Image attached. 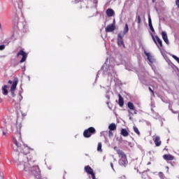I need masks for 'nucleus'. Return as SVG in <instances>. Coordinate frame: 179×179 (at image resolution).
<instances>
[{
  "label": "nucleus",
  "instance_id": "53",
  "mask_svg": "<svg viewBox=\"0 0 179 179\" xmlns=\"http://www.w3.org/2000/svg\"><path fill=\"white\" fill-rule=\"evenodd\" d=\"M148 164H150V162H149Z\"/></svg>",
  "mask_w": 179,
  "mask_h": 179
},
{
  "label": "nucleus",
  "instance_id": "44",
  "mask_svg": "<svg viewBox=\"0 0 179 179\" xmlns=\"http://www.w3.org/2000/svg\"><path fill=\"white\" fill-rule=\"evenodd\" d=\"M48 170H51V166H48Z\"/></svg>",
  "mask_w": 179,
  "mask_h": 179
},
{
  "label": "nucleus",
  "instance_id": "35",
  "mask_svg": "<svg viewBox=\"0 0 179 179\" xmlns=\"http://www.w3.org/2000/svg\"><path fill=\"white\" fill-rule=\"evenodd\" d=\"M108 135L110 137L113 136V131L111 130L108 131Z\"/></svg>",
  "mask_w": 179,
  "mask_h": 179
},
{
  "label": "nucleus",
  "instance_id": "26",
  "mask_svg": "<svg viewBox=\"0 0 179 179\" xmlns=\"http://www.w3.org/2000/svg\"><path fill=\"white\" fill-rule=\"evenodd\" d=\"M133 129H134V132H136V134H137V135H141V132L139 131V129H138V127H136V126H134Z\"/></svg>",
  "mask_w": 179,
  "mask_h": 179
},
{
  "label": "nucleus",
  "instance_id": "6",
  "mask_svg": "<svg viewBox=\"0 0 179 179\" xmlns=\"http://www.w3.org/2000/svg\"><path fill=\"white\" fill-rule=\"evenodd\" d=\"M94 132H96V129L94 127H90L84 131L83 136L84 138H90Z\"/></svg>",
  "mask_w": 179,
  "mask_h": 179
},
{
  "label": "nucleus",
  "instance_id": "1",
  "mask_svg": "<svg viewBox=\"0 0 179 179\" xmlns=\"http://www.w3.org/2000/svg\"><path fill=\"white\" fill-rule=\"evenodd\" d=\"M13 142L15 144V146L17 148L16 150L13 148V150H17V152H22V149L23 150L22 152H20L18 155L17 160H15V163L19 166L20 169H22L24 171H28L35 176V178L36 179H44L41 178V171H40V168L38 166H33L32 167L30 166V163L29 162V159L27 158L28 153H30V148L26 146L24 144L18 143L16 141V138H13Z\"/></svg>",
  "mask_w": 179,
  "mask_h": 179
},
{
  "label": "nucleus",
  "instance_id": "10",
  "mask_svg": "<svg viewBox=\"0 0 179 179\" xmlns=\"http://www.w3.org/2000/svg\"><path fill=\"white\" fill-rule=\"evenodd\" d=\"M144 54L145 55H146L147 57V59H148L149 62H150V64H153V62H155V58L153 57V56H152V55H150V53L146 52V50L144 51Z\"/></svg>",
  "mask_w": 179,
  "mask_h": 179
},
{
  "label": "nucleus",
  "instance_id": "45",
  "mask_svg": "<svg viewBox=\"0 0 179 179\" xmlns=\"http://www.w3.org/2000/svg\"><path fill=\"white\" fill-rule=\"evenodd\" d=\"M166 169H167V173H169V166H166Z\"/></svg>",
  "mask_w": 179,
  "mask_h": 179
},
{
  "label": "nucleus",
  "instance_id": "12",
  "mask_svg": "<svg viewBox=\"0 0 179 179\" xmlns=\"http://www.w3.org/2000/svg\"><path fill=\"white\" fill-rule=\"evenodd\" d=\"M162 36L164 40V41L169 45L170 44V42L169 41V37L167 36V33L164 31L162 32Z\"/></svg>",
  "mask_w": 179,
  "mask_h": 179
},
{
  "label": "nucleus",
  "instance_id": "37",
  "mask_svg": "<svg viewBox=\"0 0 179 179\" xmlns=\"http://www.w3.org/2000/svg\"><path fill=\"white\" fill-rule=\"evenodd\" d=\"M22 99H23V96H22V95L20 94V96H19V100H20V101H22Z\"/></svg>",
  "mask_w": 179,
  "mask_h": 179
},
{
  "label": "nucleus",
  "instance_id": "18",
  "mask_svg": "<svg viewBox=\"0 0 179 179\" xmlns=\"http://www.w3.org/2000/svg\"><path fill=\"white\" fill-rule=\"evenodd\" d=\"M111 94H113V92L110 91V87L108 86V90L106 91V98L108 100H110V96H111Z\"/></svg>",
  "mask_w": 179,
  "mask_h": 179
},
{
  "label": "nucleus",
  "instance_id": "51",
  "mask_svg": "<svg viewBox=\"0 0 179 179\" xmlns=\"http://www.w3.org/2000/svg\"><path fill=\"white\" fill-rule=\"evenodd\" d=\"M116 161V159H114V162H115Z\"/></svg>",
  "mask_w": 179,
  "mask_h": 179
},
{
  "label": "nucleus",
  "instance_id": "31",
  "mask_svg": "<svg viewBox=\"0 0 179 179\" xmlns=\"http://www.w3.org/2000/svg\"><path fill=\"white\" fill-rule=\"evenodd\" d=\"M12 1H13V2H14V6L16 9V8H17V6H16V3L15 2H19L20 0H12Z\"/></svg>",
  "mask_w": 179,
  "mask_h": 179
},
{
  "label": "nucleus",
  "instance_id": "38",
  "mask_svg": "<svg viewBox=\"0 0 179 179\" xmlns=\"http://www.w3.org/2000/svg\"><path fill=\"white\" fill-rule=\"evenodd\" d=\"M13 97H15V91H10Z\"/></svg>",
  "mask_w": 179,
  "mask_h": 179
},
{
  "label": "nucleus",
  "instance_id": "49",
  "mask_svg": "<svg viewBox=\"0 0 179 179\" xmlns=\"http://www.w3.org/2000/svg\"><path fill=\"white\" fill-rule=\"evenodd\" d=\"M152 2H153V3L156 2V0H152Z\"/></svg>",
  "mask_w": 179,
  "mask_h": 179
},
{
  "label": "nucleus",
  "instance_id": "17",
  "mask_svg": "<svg viewBox=\"0 0 179 179\" xmlns=\"http://www.w3.org/2000/svg\"><path fill=\"white\" fill-rule=\"evenodd\" d=\"M163 157L164 160H174V156L171 155H164Z\"/></svg>",
  "mask_w": 179,
  "mask_h": 179
},
{
  "label": "nucleus",
  "instance_id": "11",
  "mask_svg": "<svg viewBox=\"0 0 179 179\" xmlns=\"http://www.w3.org/2000/svg\"><path fill=\"white\" fill-rule=\"evenodd\" d=\"M114 30H115V25L114 24L108 25L106 27V33H111L112 31H114Z\"/></svg>",
  "mask_w": 179,
  "mask_h": 179
},
{
  "label": "nucleus",
  "instance_id": "32",
  "mask_svg": "<svg viewBox=\"0 0 179 179\" xmlns=\"http://www.w3.org/2000/svg\"><path fill=\"white\" fill-rule=\"evenodd\" d=\"M153 117H154V118L157 119V118H159V115L157 113H153Z\"/></svg>",
  "mask_w": 179,
  "mask_h": 179
},
{
  "label": "nucleus",
  "instance_id": "48",
  "mask_svg": "<svg viewBox=\"0 0 179 179\" xmlns=\"http://www.w3.org/2000/svg\"><path fill=\"white\" fill-rule=\"evenodd\" d=\"M0 29H2V25L1 24V23H0Z\"/></svg>",
  "mask_w": 179,
  "mask_h": 179
},
{
  "label": "nucleus",
  "instance_id": "46",
  "mask_svg": "<svg viewBox=\"0 0 179 179\" xmlns=\"http://www.w3.org/2000/svg\"><path fill=\"white\" fill-rule=\"evenodd\" d=\"M121 179H125V176H122L120 178Z\"/></svg>",
  "mask_w": 179,
  "mask_h": 179
},
{
  "label": "nucleus",
  "instance_id": "28",
  "mask_svg": "<svg viewBox=\"0 0 179 179\" xmlns=\"http://www.w3.org/2000/svg\"><path fill=\"white\" fill-rule=\"evenodd\" d=\"M97 151L101 152V143H98Z\"/></svg>",
  "mask_w": 179,
  "mask_h": 179
},
{
  "label": "nucleus",
  "instance_id": "19",
  "mask_svg": "<svg viewBox=\"0 0 179 179\" xmlns=\"http://www.w3.org/2000/svg\"><path fill=\"white\" fill-rule=\"evenodd\" d=\"M128 31H129V28L128 27V24H125L124 31H123V32H121L122 35L123 34V36H125V34H127V33H128Z\"/></svg>",
  "mask_w": 179,
  "mask_h": 179
},
{
  "label": "nucleus",
  "instance_id": "33",
  "mask_svg": "<svg viewBox=\"0 0 179 179\" xmlns=\"http://www.w3.org/2000/svg\"><path fill=\"white\" fill-rule=\"evenodd\" d=\"M137 19H138V24H141V16L138 15Z\"/></svg>",
  "mask_w": 179,
  "mask_h": 179
},
{
  "label": "nucleus",
  "instance_id": "24",
  "mask_svg": "<svg viewBox=\"0 0 179 179\" xmlns=\"http://www.w3.org/2000/svg\"><path fill=\"white\" fill-rule=\"evenodd\" d=\"M127 107L129 108V110H135V106H134L132 102H128Z\"/></svg>",
  "mask_w": 179,
  "mask_h": 179
},
{
  "label": "nucleus",
  "instance_id": "7",
  "mask_svg": "<svg viewBox=\"0 0 179 179\" xmlns=\"http://www.w3.org/2000/svg\"><path fill=\"white\" fill-rule=\"evenodd\" d=\"M117 45H119V47H121V46L125 47V45H124V39L122 38V32L117 34Z\"/></svg>",
  "mask_w": 179,
  "mask_h": 179
},
{
  "label": "nucleus",
  "instance_id": "36",
  "mask_svg": "<svg viewBox=\"0 0 179 179\" xmlns=\"http://www.w3.org/2000/svg\"><path fill=\"white\" fill-rule=\"evenodd\" d=\"M176 4L179 8V0H176Z\"/></svg>",
  "mask_w": 179,
  "mask_h": 179
},
{
  "label": "nucleus",
  "instance_id": "52",
  "mask_svg": "<svg viewBox=\"0 0 179 179\" xmlns=\"http://www.w3.org/2000/svg\"><path fill=\"white\" fill-rule=\"evenodd\" d=\"M100 87H103L101 85H100Z\"/></svg>",
  "mask_w": 179,
  "mask_h": 179
},
{
  "label": "nucleus",
  "instance_id": "43",
  "mask_svg": "<svg viewBox=\"0 0 179 179\" xmlns=\"http://www.w3.org/2000/svg\"><path fill=\"white\" fill-rule=\"evenodd\" d=\"M106 104L108 106V104H110V101H108L106 102Z\"/></svg>",
  "mask_w": 179,
  "mask_h": 179
},
{
  "label": "nucleus",
  "instance_id": "21",
  "mask_svg": "<svg viewBox=\"0 0 179 179\" xmlns=\"http://www.w3.org/2000/svg\"><path fill=\"white\" fill-rule=\"evenodd\" d=\"M108 129H110V131H115L117 126L114 123H112L108 126Z\"/></svg>",
  "mask_w": 179,
  "mask_h": 179
},
{
  "label": "nucleus",
  "instance_id": "27",
  "mask_svg": "<svg viewBox=\"0 0 179 179\" xmlns=\"http://www.w3.org/2000/svg\"><path fill=\"white\" fill-rule=\"evenodd\" d=\"M159 178L161 179H166V176H164V173H163V172H159Z\"/></svg>",
  "mask_w": 179,
  "mask_h": 179
},
{
  "label": "nucleus",
  "instance_id": "55",
  "mask_svg": "<svg viewBox=\"0 0 179 179\" xmlns=\"http://www.w3.org/2000/svg\"><path fill=\"white\" fill-rule=\"evenodd\" d=\"M178 178H179V177H178Z\"/></svg>",
  "mask_w": 179,
  "mask_h": 179
},
{
  "label": "nucleus",
  "instance_id": "16",
  "mask_svg": "<svg viewBox=\"0 0 179 179\" xmlns=\"http://www.w3.org/2000/svg\"><path fill=\"white\" fill-rule=\"evenodd\" d=\"M16 86H17V80H14L10 87V92H15L16 90Z\"/></svg>",
  "mask_w": 179,
  "mask_h": 179
},
{
  "label": "nucleus",
  "instance_id": "29",
  "mask_svg": "<svg viewBox=\"0 0 179 179\" xmlns=\"http://www.w3.org/2000/svg\"><path fill=\"white\" fill-rule=\"evenodd\" d=\"M171 57L173 58V59H176L178 62V64H179V58L177 57V56L172 55Z\"/></svg>",
  "mask_w": 179,
  "mask_h": 179
},
{
  "label": "nucleus",
  "instance_id": "30",
  "mask_svg": "<svg viewBox=\"0 0 179 179\" xmlns=\"http://www.w3.org/2000/svg\"><path fill=\"white\" fill-rule=\"evenodd\" d=\"M5 50V45H0V51H3Z\"/></svg>",
  "mask_w": 179,
  "mask_h": 179
},
{
  "label": "nucleus",
  "instance_id": "8",
  "mask_svg": "<svg viewBox=\"0 0 179 179\" xmlns=\"http://www.w3.org/2000/svg\"><path fill=\"white\" fill-rule=\"evenodd\" d=\"M85 171L86 173H88V174H90L92 176V179H96V176L94 175V173H93V169L90 166H86L85 167Z\"/></svg>",
  "mask_w": 179,
  "mask_h": 179
},
{
  "label": "nucleus",
  "instance_id": "22",
  "mask_svg": "<svg viewBox=\"0 0 179 179\" xmlns=\"http://www.w3.org/2000/svg\"><path fill=\"white\" fill-rule=\"evenodd\" d=\"M119 106L120 107H122L124 106V99H122V96L119 94Z\"/></svg>",
  "mask_w": 179,
  "mask_h": 179
},
{
  "label": "nucleus",
  "instance_id": "41",
  "mask_svg": "<svg viewBox=\"0 0 179 179\" xmlns=\"http://www.w3.org/2000/svg\"><path fill=\"white\" fill-rule=\"evenodd\" d=\"M149 90H150V92H151V93H152V94L154 93L152 88L149 87Z\"/></svg>",
  "mask_w": 179,
  "mask_h": 179
},
{
  "label": "nucleus",
  "instance_id": "50",
  "mask_svg": "<svg viewBox=\"0 0 179 179\" xmlns=\"http://www.w3.org/2000/svg\"><path fill=\"white\" fill-rule=\"evenodd\" d=\"M29 78V80H30V77H28Z\"/></svg>",
  "mask_w": 179,
  "mask_h": 179
},
{
  "label": "nucleus",
  "instance_id": "42",
  "mask_svg": "<svg viewBox=\"0 0 179 179\" xmlns=\"http://www.w3.org/2000/svg\"><path fill=\"white\" fill-rule=\"evenodd\" d=\"M3 135L4 136H6V132H5L4 131H3Z\"/></svg>",
  "mask_w": 179,
  "mask_h": 179
},
{
  "label": "nucleus",
  "instance_id": "20",
  "mask_svg": "<svg viewBox=\"0 0 179 179\" xmlns=\"http://www.w3.org/2000/svg\"><path fill=\"white\" fill-rule=\"evenodd\" d=\"M8 85H4L3 87H2V92H3V94L4 96H7L8 95Z\"/></svg>",
  "mask_w": 179,
  "mask_h": 179
},
{
  "label": "nucleus",
  "instance_id": "40",
  "mask_svg": "<svg viewBox=\"0 0 179 179\" xmlns=\"http://www.w3.org/2000/svg\"><path fill=\"white\" fill-rule=\"evenodd\" d=\"M8 83H9V85H12V83L13 84V82L10 80H8Z\"/></svg>",
  "mask_w": 179,
  "mask_h": 179
},
{
  "label": "nucleus",
  "instance_id": "13",
  "mask_svg": "<svg viewBox=\"0 0 179 179\" xmlns=\"http://www.w3.org/2000/svg\"><path fill=\"white\" fill-rule=\"evenodd\" d=\"M148 26L151 31L155 33V28H153V25L152 24V18L150 17V14H148Z\"/></svg>",
  "mask_w": 179,
  "mask_h": 179
},
{
  "label": "nucleus",
  "instance_id": "39",
  "mask_svg": "<svg viewBox=\"0 0 179 179\" xmlns=\"http://www.w3.org/2000/svg\"><path fill=\"white\" fill-rule=\"evenodd\" d=\"M152 39L154 41V42L155 43V44H157V42L156 41V39H155V36H152Z\"/></svg>",
  "mask_w": 179,
  "mask_h": 179
},
{
  "label": "nucleus",
  "instance_id": "15",
  "mask_svg": "<svg viewBox=\"0 0 179 179\" xmlns=\"http://www.w3.org/2000/svg\"><path fill=\"white\" fill-rule=\"evenodd\" d=\"M106 13L108 17H111L112 16H114V10L108 8L106 11Z\"/></svg>",
  "mask_w": 179,
  "mask_h": 179
},
{
  "label": "nucleus",
  "instance_id": "23",
  "mask_svg": "<svg viewBox=\"0 0 179 179\" xmlns=\"http://www.w3.org/2000/svg\"><path fill=\"white\" fill-rule=\"evenodd\" d=\"M121 135H122V136H128V135H129V134L128 133L127 129H122L121 130Z\"/></svg>",
  "mask_w": 179,
  "mask_h": 179
},
{
  "label": "nucleus",
  "instance_id": "54",
  "mask_svg": "<svg viewBox=\"0 0 179 179\" xmlns=\"http://www.w3.org/2000/svg\"><path fill=\"white\" fill-rule=\"evenodd\" d=\"M172 113H174V111H173V110H172Z\"/></svg>",
  "mask_w": 179,
  "mask_h": 179
},
{
  "label": "nucleus",
  "instance_id": "2",
  "mask_svg": "<svg viewBox=\"0 0 179 179\" xmlns=\"http://www.w3.org/2000/svg\"><path fill=\"white\" fill-rule=\"evenodd\" d=\"M17 5L18 9L16 10V13L13 17V24L14 29H21V27H24V17H23V13L22 12L23 3L19 1Z\"/></svg>",
  "mask_w": 179,
  "mask_h": 179
},
{
  "label": "nucleus",
  "instance_id": "4",
  "mask_svg": "<svg viewBox=\"0 0 179 179\" xmlns=\"http://www.w3.org/2000/svg\"><path fill=\"white\" fill-rule=\"evenodd\" d=\"M114 150H115L119 155L120 160L119 164L120 166H122L123 167H127V164H128V160L127 159V155L122 152V150L118 149L117 147H114Z\"/></svg>",
  "mask_w": 179,
  "mask_h": 179
},
{
  "label": "nucleus",
  "instance_id": "34",
  "mask_svg": "<svg viewBox=\"0 0 179 179\" xmlns=\"http://www.w3.org/2000/svg\"><path fill=\"white\" fill-rule=\"evenodd\" d=\"M110 167L112 169V170H113V171H115V170L114 169V165L113 164V163H110Z\"/></svg>",
  "mask_w": 179,
  "mask_h": 179
},
{
  "label": "nucleus",
  "instance_id": "25",
  "mask_svg": "<svg viewBox=\"0 0 179 179\" xmlns=\"http://www.w3.org/2000/svg\"><path fill=\"white\" fill-rule=\"evenodd\" d=\"M155 38L157 41V43L159 44L160 47H163V42L162 41V39H160V38H159V36H156Z\"/></svg>",
  "mask_w": 179,
  "mask_h": 179
},
{
  "label": "nucleus",
  "instance_id": "47",
  "mask_svg": "<svg viewBox=\"0 0 179 179\" xmlns=\"http://www.w3.org/2000/svg\"><path fill=\"white\" fill-rule=\"evenodd\" d=\"M133 110L134 111V114H137L136 110Z\"/></svg>",
  "mask_w": 179,
  "mask_h": 179
},
{
  "label": "nucleus",
  "instance_id": "14",
  "mask_svg": "<svg viewBox=\"0 0 179 179\" xmlns=\"http://www.w3.org/2000/svg\"><path fill=\"white\" fill-rule=\"evenodd\" d=\"M155 144L156 146H160L162 145V141H160V136H157L153 138Z\"/></svg>",
  "mask_w": 179,
  "mask_h": 179
},
{
  "label": "nucleus",
  "instance_id": "3",
  "mask_svg": "<svg viewBox=\"0 0 179 179\" xmlns=\"http://www.w3.org/2000/svg\"><path fill=\"white\" fill-rule=\"evenodd\" d=\"M103 73V75H108V78H110V80H113V79H117V73L115 72V70L114 69V66L110 65L107 68V66L103 65L101 67V69L98 72L96 75V78H99V73Z\"/></svg>",
  "mask_w": 179,
  "mask_h": 179
},
{
  "label": "nucleus",
  "instance_id": "5",
  "mask_svg": "<svg viewBox=\"0 0 179 179\" xmlns=\"http://www.w3.org/2000/svg\"><path fill=\"white\" fill-rule=\"evenodd\" d=\"M22 128V124L21 123H16L12 125L11 129L13 132V134H15V135H18V136H20V129Z\"/></svg>",
  "mask_w": 179,
  "mask_h": 179
},
{
  "label": "nucleus",
  "instance_id": "9",
  "mask_svg": "<svg viewBox=\"0 0 179 179\" xmlns=\"http://www.w3.org/2000/svg\"><path fill=\"white\" fill-rule=\"evenodd\" d=\"M17 57H19V55H22V58L21 59V60L20 61V62L22 64V62H24V61H26V59L27 58V54L26 53V52L23 51V50H20L18 53H17Z\"/></svg>",
  "mask_w": 179,
  "mask_h": 179
}]
</instances>
